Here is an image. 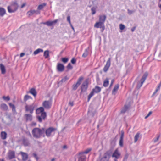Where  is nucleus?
<instances>
[{
    "label": "nucleus",
    "instance_id": "59",
    "mask_svg": "<svg viewBox=\"0 0 161 161\" xmlns=\"http://www.w3.org/2000/svg\"><path fill=\"white\" fill-rule=\"evenodd\" d=\"M36 122H33L31 124V126H34L36 125Z\"/></svg>",
    "mask_w": 161,
    "mask_h": 161
},
{
    "label": "nucleus",
    "instance_id": "44",
    "mask_svg": "<svg viewBox=\"0 0 161 161\" xmlns=\"http://www.w3.org/2000/svg\"><path fill=\"white\" fill-rule=\"evenodd\" d=\"M129 154L128 153H126L124 158L123 161H127V159L128 158Z\"/></svg>",
    "mask_w": 161,
    "mask_h": 161
},
{
    "label": "nucleus",
    "instance_id": "18",
    "mask_svg": "<svg viewBox=\"0 0 161 161\" xmlns=\"http://www.w3.org/2000/svg\"><path fill=\"white\" fill-rule=\"evenodd\" d=\"M20 153L22 157V160L23 161H26L28 158V154L26 153L22 152H20Z\"/></svg>",
    "mask_w": 161,
    "mask_h": 161
},
{
    "label": "nucleus",
    "instance_id": "2",
    "mask_svg": "<svg viewBox=\"0 0 161 161\" xmlns=\"http://www.w3.org/2000/svg\"><path fill=\"white\" fill-rule=\"evenodd\" d=\"M18 7L19 5L16 2H13L10 6L8 7V11L9 13H14L17 10Z\"/></svg>",
    "mask_w": 161,
    "mask_h": 161
},
{
    "label": "nucleus",
    "instance_id": "20",
    "mask_svg": "<svg viewBox=\"0 0 161 161\" xmlns=\"http://www.w3.org/2000/svg\"><path fill=\"white\" fill-rule=\"evenodd\" d=\"M42 113H45L44 111V109L43 107H40L37 109L36 110V113L37 115L40 114Z\"/></svg>",
    "mask_w": 161,
    "mask_h": 161
},
{
    "label": "nucleus",
    "instance_id": "11",
    "mask_svg": "<svg viewBox=\"0 0 161 161\" xmlns=\"http://www.w3.org/2000/svg\"><path fill=\"white\" fill-rule=\"evenodd\" d=\"M7 154L8 157L9 159H13L15 158V152L14 151L9 150Z\"/></svg>",
    "mask_w": 161,
    "mask_h": 161
},
{
    "label": "nucleus",
    "instance_id": "48",
    "mask_svg": "<svg viewBox=\"0 0 161 161\" xmlns=\"http://www.w3.org/2000/svg\"><path fill=\"white\" fill-rule=\"evenodd\" d=\"M91 10L92 11V14L94 15L96 13V8L94 7H92L91 9Z\"/></svg>",
    "mask_w": 161,
    "mask_h": 161
},
{
    "label": "nucleus",
    "instance_id": "7",
    "mask_svg": "<svg viewBox=\"0 0 161 161\" xmlns=\"http://www.w3.org/2000/svg\"><path fill=\"white\" fill-rule=\"evenodd\" d=\"M88 81L87 80H86L83 82L81 86V92H86L88 87Z\"/></svg>",
    "mask_w": 161,
    "mask_h": 161
},
{
    "label": "nucleus",
    "instance_id": "22",
    "mask_svg": "<svg viewBox=\"0 0 161 161\" xmlns=\"http://www.w3.org/2000/svg\"><path fill=\"white\" fill-rule=\"evenodd\" d=\"M58 21V19H56L53 21H47V25L48 26H51L53 25L56 23Z\"/></svg>",
    "mask_w": 161,
    "mask_h": 161
},
{
    "label": "nucleus",
    "instance_id": "13",
    "mask_svg": "<svg viewBox=\"0 0 161 161\" xmlns=\"http://www.w3.org/2000/svg\"><path fill=\"white\" fill-rule=\"evenodd\" d=\"M40 13V11L38 10H30L28 11L27 13V14L29 16H31L33 14H38Z\"/></svg>",
    "mask_w": 161,
    "mask_h": 161
},
{
    "label": "nucleus",
    "instance_id": "52",
    "mask_svg": "<svg viewBox=\"0 0 161 161\" xmlns=\"http://www.w3.org/2000/svg\"><path fill=\"white\" fill-rule=\"evenodd\" d=\"M67 20L69 22V23L70 25H71V22L70 21V16H68L67 17Z\"/></svg>",
    "mask_w": 161,
    "mask_h": 161
},
{
    "label": "nucleus",
    "instance_id": "26",
    "mask_svg": "<svg viewBox=\"0 0 161 161\" xmlns=\"http://www.w3.org/2000/svg\"><path fill=\"white\" fill-rule=\"evenodd\" d=\"M92 90L95 93H98L101 91V88L99 86H96L95 88L93 89Z\"/></svg>",
    "mask_w": 161,
    "mask_h": 161
},
{
    "label": "nucleus",
    "instance_id": "4",
    "mask_svg": "<svg viewBox=\"0 0 161 161\" xmlns=\"http://www.w3.org/2000/svg\"><path fill=\"white\" fill-rule=\"evenodd\" d=\"M148 74L147 72H146L142 76L140 81L138 82L137 83V88L139 89L142 86L143 83L144 82L145 80H146L148 76Z\"/></svg>",
    "mask_w": 161,
    "mask_h": 161
},
{
    "label": "nucleus",
    "instance_id": "53",
    "mask_svg": "<svg viewBox=\"0 0 161 161\" xmlns=\"http://www.w3.org/2000/svg\"><path fill=\"white\" fill-rule=\"evenodd\" d=\"M160 137V136H158L155 139H153V142H156L159 139Z\"/></svg>",
    "mask_w": 161,
    "mask_h": 161
},
{
    "label": "nucleus",
    "instance_id": "17",
    "mask_svg": "<svg viewBox=\"0 0 161 161\" xmlns=\"http://www.w3.org/2000/svg\"><path fill=\"white\" fill-rule=\"evenodd\" d=\"M120 155V154L119 153L118 149H116L113 153L112 155V157H115L116 158V159H118L119 158Z\"/></svg>",
    "mask_w": 161,
    "mask_h": 161
},
{
    "label": "nucleus",
    "instance_id": "3",
    "mask_svg": "<svg viewBox=\"0 0 161 161\" xmlns=\"http://www.w3.org/2000/svg\"><path fill=\"white\" fill-rule=\"evenodd\" d=\"M36 107V104L34 103L31 105L26 104L25 107V111L26 112H29L32 114L33 113L34 109Z\"/></svg>",
    "mask_w": 161,
    "mask_h": 161
},
{
    "label": "nucleus",
    "instance_id": "63",
    "mask_svg": "<svg viewBox=\"0 0 161 161\" xmlns=\"http://www.w3.org/2000/svg\"><path fill=\"white\" fill-rule=\"evenodd\" d=\"M94 93H95L92 90V92H90V94H91V95L92 96H93L94 95Z\"/></svg>",
    "mask_w": 161,
    "mask_h": 161
},
{
    "label": "nucleus",
    "instance_id": "29",
    "mask_svg": "<svg viewBox=\"0 0 161 161\" xmlns=\"http://www.w3.org/2000/svg\"><path fill=\"white\" fill-rule=\"evenodd\" d=\"M0 69L1 70V73L2 74H4L6 72V69L4 65L1 64L0 65Z\"/></svg>",
    "mask_w": 161,
    "mask_h": 161
},
{
    "label": "nucleus",
    "instance_id": "46",
    "mask_svg": "<svg viewBox=\"0 0 161 161\" xmlns=\"http://www.w3.org/2000/svg\"><path fill=\"white\" fill-rule=\"evenodd\" d=\"M123 139L120 138L119 141V145L121 147H122L123 146Z\"/></svg>",
    "mask_w": 161,
    "mask_h": 161
},
{
    "label": "nucleus",
    "instance_id": "61",
    "mask_svg": "<svg viewBox=\"0 0 161 161\" xmlns=\"http://www.w3.org/2000/svg\"><path fill=\"white\" fill-rule=\"evenodd\" d=\"M136 29V27H133L131 29V31L132 32H134Z\"/></svg>",
    "mask_w": 161,
    "mask_h": 161
},
{
    "label": "nucleus",
    "instance_id": "56",
    "mask_svg": "<svg viewBox=\"0 0 161 161\" xmlns=\"http://www.w3.org/2000/svg\"><path fill=\"white\" fill-rule=\"evenodd\" d=\"M152 114V111H150L148 114H147V115L145 117V119H147L151 114Z\"/></svg>",
    "mask_w": 161,
    "mask_h": 161
},
{
    "label": "nucleus",
    "instance_id": "42",
    "mask_svg": "<svg viewBox=\"0 0 161 161\" xmlns=\"http://www.w3.org/2000/svg\"><path fill=\"white\" fill-rule=\"evenodd\" d=\"M91 150V148H88L85 151L80 152V153H83V154H87Z\"/></svg>",
    "mask_w": 161,
    "mask_h": 161
},
{
    "label": "nucleus",
    "instance_id": "49",
    "mask_svg": "<svg viewBox=\"0 0 161 161\" xmlns=\"http://www.w3.org/2000/svg\"><path fill=\"white\" fill-rule=\"evenodd\" d=\"M119 26L121 30H123L125 28V26L122 24H120Z\"/></svg>",
    "mask_w": 161,
    "mask_h": 161
},
{
    "label": "nucleus",
    "instance_id": "15",
    "mask_svg": "<svg viewBox=\"0 0 161 161\" xmlns=\"http://www.w3.org/2000/svg\"><path fill=\"white\" fill-rule=\"evenodd\" d=\"M64 69V65L61 63H58L57 66V69L59 72L63 71Z\"/></svg>",
    "mask_w": 161,
    "mask_h": 161
},
{
    "label": "nucleus",
    "instance_id": "47",
    "mask_svg": "<svg viewBox=\"0 0 161 161\" xmlns=\"http://www.w3.org/2000/svg\"><path fill=\"white\" fill-rule=\"evenodd\" d=\"M69 78L67 76H65L64 78L62 79L61 80V82H64L68 80Z\"/></svg>",
    "mask_w": 161,
    "mask_h": 161
},
{
    "label": "nucleus",
    "instance_id": "39",
    "mask_svg": "<svg viewBox=\"0 0 161 161\" xmlns=\"http://www.w3.org/2000/svg\"><path fill=\"white\" fill-rule=\"evenodd\" d=\"M136 11V10H130L129 9H127V13L128 14L130 15L133 13H135Z\"/></svg>",
    "mask_w": 161,
    "mask_h": 161
},
{
    "label": "nucleus",
    "instance_id": "35",
    "mask_svg": "<svg viewBox=\"0 0 161 161\" xmlns=\"http://www.w3.org/2000/svg\"><path fill=\"white\" fill-rule=\"evenodd\" d=\"M109 84L108 79L106 78L104 81L103 84V86L104 87H107Z\"/></svg>",
    "mask_w": 161,
    "mask_h": 161
},
{
    "label": "nucleus",
    "instance_id": "32",
    "mask_svg": "<svg viewBox=\"0 0 161 161\" xmlns=\"http://www.w3.org/2000/svg\"><path fill=\"white\" fill-rule=\"evenodd\" d=\"M43 52V50L41 48H38L33 53L34 55H36L40 52Z\"/></svg>",
    "mask_w": 161,
    "mask_h": 161
},
{
    "label": "nucleus",
    "instance_id": "1",
    "mask_svg": "<svg viewBox=\"0 0 161 161\" xmlns=\"http://www.w3.org/2000/svg\"><path fill=\"white\" fill-rule=\"evenodd\" d=\"M44 128H42V129L38 128H34L32 131L33 137L36 138H40L44 132Z\"/></svg>",
    "mask_w": 161,
    "mask_h": 161
},
{
    "label": "nucleus",
    "instance_id": "38",
    "mask_svg": "<svg viewBox=\"0 0 161 161\" xmlns=\"http://www.w3.org/2000/svg\"><path fill=\"white\" fill-rule=\"evenodd\" d=\"M83 79V77L82 76L80 77L78 79V80L76 83H78V84L80 85Z\"/></svg>",
    "mask_w": 161,
    "mask_h": 161
},
{
    "label": "nucleus",
    "instance_id": "25",
    "mask_svg": "<svg viewBox=\"0 0 161 161\" xmlns=\"http://www.w3.org/2000/svg\"><path fill=\"white\" fill-rule=\"evenodd\" d=\"M7 134L5 131H2L1 133V137L3 140L5 139L7 137Z\"/></svg>",
    "mask_w": 161,
    "mask_h": 161
},
{
    "label": "nucleus",
    "instance_id": "40",
    "mask_svg": "<svg viewBox=\"0 0 161 161\" xmlns=\"http://www.w3.org/2000/svg\"><path fill=\"white\" fill-rule=\"evenodd\" d=\"M80 86L78 83H76L75 84H74L73 85V90H75L77 89L78 87Z\"/></svg>",
    "mask_w": 161,
    "mask_h": 161
},
{
    "label": "nucleus",
    "instance_id": "45",
    "mask_svg": "<svg viewBox=\"0 0 161 161\" xmlns=\"http://www.w3.org/2000/svg\"><path fill=\"white\" fill-rule=\"evenodd\" d=\"M2 98L5 101H8L10 100V98L9 96L5 97L3 96V97Z\"/></svg>",
    "mask_w": 161,
    "mask_h": 161
},
{
    "label": "nucleus",
    "instance_id": "54",
    "mask_svg": "<svg viewBox=\"0 0 161 161\" xmlns=\"http://www.w3.org/2000/svg\"><path fill=\"white\" fill-rule=\"evenodd\" d=\"M158 90L156 89L155 90V91L153 93L152 95L151 96V97H153L154 96H155V95L156 94V93H157V92H158Z\"/></svg>",
    "mask_w": 161,
    "mask_h": 161
},
{
    "label": "nucleus",
    "instance_id": "33",
    "mask_svg": "<svg viewBox=\"0 0 161 161\" xmlns=\"http://www.w3.org/2000/svg\"><path fill=\"white\" fill-rule=\"evenodd\" d=\"M49 51L48 50L45 51L44 53L43 56L45 58H47L49 57Z\"/></svg>",
    "mask_w": 161,
    "mask_h": 161
},
{
    "label": "nucleus",
    "instance_id": "57",
    "mask_svg": "<svg viewBox=\"0 0 161 161\" xmlns=\"http://www.w3.org/2000/svg\"><path fill=\"white\" fill-rule=\"evenodd\" d=\"M33 156L37 160H38V158L36 154V153H33Z\"/></svg>",
    "mask_w": 161,
    "mask_h": 161
},
{
    "label": "nucleus",
    "instance_id": "31",
    "mask_svg": "<svg viewBox=\"0 0 161 161\" xmlns=\"http://www.w3.org/2000/svg\"><path fill=\"white\" fill-rule=\"evenodd\" d=\"M47 4L46 3H43L39 5L37 7V9L38 10H40L42 9L44 7L46 6Z\"/></svg>",
    "mask_w": 161,
    "mask_h": 161
},
{
    "label": "nucleus",
    "instance_id": "36",
    "mask_svg": "<svg viewBox=\"0 0 161 161\" xmlns=\"http://www.w3.org/2000/svg\"><path fill=\"white\" fill-rule=\"evenodd\" d=\"M128 107L127 105H125L123 109L122 110L121 113H124L128 110Z\"/></svg>",
    "mask_w": 161,
    "mask_h": 161
},
{
    "label": "nucleus",
    "instance_id": "8",
    "mask_svg": "<svg viewBox=\"0 0 161 161\" xmlns=\"http://www.w3.org/2000/svg\"><path fill=\"white\" fill-rule=\"evenodd\" d=\"M47 116L46 113H42L40 114H38L36 116L38 121L41 123L42 122V120H44Z\"/></svg>",
    "mask_w": 161,
    "mask_h": 161
},
{
    "label": "nucleus",
    "instance_id": "5",
    "mask_svg": "<svg viewBox=\"0 0 161 161\" xmlns=\"http://www.w3.org/2000/svg\"><path fill=\"white\" fill-rule=\"evenodd\" d=\"M110 150L108 151L103 155V157L101 159L100 161H108L111 153Z\"/></svg>",
    "mask_w": 161,
    "mask_h": 161
},
{
    "label": "nucleus",
    "instance_id": "30",
    "mask_svg": "<svg viewBox=\"0 0 161 161\" xmlns=\"http://www.w3.org/2000/svg\"><path fill=\"white\" fill-rule=\"evenodd\" d=\"M6 13L5 10L2 8H0V16H3Z\"/></svg>",
    "mask_w": 161,
    "mask_h": 161
},
{
    "label": "nucleus",
    "instance_id": "14",
    "mask_svg": "<svg viewBox=\"0 0 161 161\" xmlns=\"http://www.w3.org/2000/svg\"><path fill=\"white\" fill-rule=\"evenodd\" d=\"M106 16L105 14L100 15L99 16V21L104 24V22L106 19Z\"/></svg>",
    "mask_w": 161,
    "mask_h": 161
},
{
    "label": "nucleus",
    "instance_id": "6",
    "mask_svg": "<svg viewBox=\"0 0 161 161\" xmlns=\"http://www.w3.org/2000/svg\"><path fill=\"white\" fill-rule=\"evenodd\" d=\"M57 130V128L53 127H49L46 129L45 131L46 136L47 137H50L51 134Z\"/></svg>",
    "mask_w": 161,
    "mask_h": 161
},
{
    "label": "nucleus",
    "instance_id": "43",
    "mask_svg": "<svg viewBox=\"0 0 161 161\" xmlns=\"http://www.w3.org/2000/svg\"><path fill=\"white\" fill-rule=\"evenodd\" d=\"M68 60L69 59L67 58H62V61L64 63H67Z\"/></svg>",
    "mask_w": 161,
    "mask_h": 161
},
{
    "label": "nucleus",
    "instance_id": "50",
    "mask_svg": "<svg viewBox=\"0 0 161 161\" xmlns=\"http://www.w3.org/2000/svg\"><path fill=\"white\" fill-rule=\"evenodd\" d=\"M76 59L75 58H73L71 60V62L73 64H75L76 62Z\"/></svg>",
    "mask_w": 161,
    "mask_h": 161
},
{
    "label": "nucleus",
    "instance_id": "28",
    "mask_svg": "<svg viewBox=\"0 0 161 161\" xmlns=\"http://www.w3.org/2000/svg\"><path fill=\"white\" fill-rule=\"evenodd\" d=\"M119 88V85L117 84L115 86L112 90V94H115L116 92L118 90Z\"/></svg>",
    "mask_w": 161,
    "mask_h": 161
},
{
    "label": "nucleus",
    "instance_id": "58",
    "mask_svg": "<svg viewBox=\"0 0 161 161\" xmlns=\"http://www.w3.org/2000/svg\"><path fill=\"white\" fill-rule=\"evenodd\" d=\"M69 104L70 106L72 107L74 105V103L73 102H69Z\"/></svg>",
    "mask_w": 161,
    "mask_h": 161
},
{
    "label": "nucleus",
    "instance_id": "41",
    "mask_svg": "<svg viewBox=\"0 0 161 161\" xmlns=\"http://www.w3.org/2000/svg\"><path fill=\"white\" fill-rule=\"evenodd\" d=\"M32 99V97L28 95H25L24 97V101L25 102H26L27 100L29 99Z\"/></svg>",
    "mask_w": 161,
    "mask_h": 161
},
{
    "label": "nucleus",
    "instance_id": "64",
    "mask_svg": "<svg viewBox=\"0 0 161 161\" xmlns=\"http://www.w3.org/2000/svg\"><path fill=\"white\" fill-rule=\"evenodd\" d=\"M26 5V3H23V4H22L21 6V8H24L25 5Z\"/></svg>",
    "mask_w": 161,
    "mask_h": 161
},
{
    "label": "nucleus",
    "instance_id": "16",
    "mask_svg": "<svg viewBox=\"0 0 161 161\" xmlns=\"http://www.w3.org/2000/svg\"><path fill=\"white\" fill-rule=\"evenodd\" d=\"M24 117L27 122L31 121L32 119V116L31 114H25L24 115Z\"/></svg>",
    "mask_w": 161,
    "mask_h": 161
},
{
    "label": "nucleus",
    "instance_id": "24",
    "mask_svg": "<svg viewBox=\"0 0 161 161\" xmlns=\"http://www.w3.org/2000/svg\"><path fill=\"white\" fill-rule=\"evenodd\" d=\"M29 93L32 94L35 97L36 96V89L34 88H31L30 91Z\"/></svg>",
    "mask_w": 161,
    "mask_h": 161
},
{
    "label": "nucleus",
    "instance_id": "37",
    "mask_svg": "<svg viewBox=\"0 0 161 161\" xmlns=\"http://www.w3.org/2000/svg\"><path fill=\"white\" fill-rule=\"evenodd\" d=\"M140 133H137L134 137V142H136L138 140L139 137Z\"/></svg>",
    "mask_w": 161,
    "mask_h": 161
},
{
    "label": "nucleus",
    "instance_id": "27",
    "mask_svg": "<svg viewBox=\"0 0 161 161\" xmlns=\"http://www.w3.org/2000/svg\"><path fill=\"white\" fill-rule=\"evenodd\" d=\"M89 50V47H88L85 50L84 52L82 55V57L86 58L88 54Z\"/></svg>",
    "mask_w": 161,
    "mask_h": 161
},
{
    "label": "nucleus",
    "instance_id": "55",
    "mask_svg": "<svg viewBox=\"0 0 161 161\" xmlns=\"http://www.w3.org/2000/svg\"><path fill=\"white\" fill-rule=\"evenodd\" d=\"M124 136V132L122 131L121 133V135L120 138L123 139Z\"/></svg>",
    "mask_w": 161,
    "mask_h": 161
},
{
    "label": "nucleus",
    "instance_id": "60",
    "mask_svg": "<svg viewBox=\"0 0 161 161\" xmlns=\"http://www.w3.org/2000/svg\"><path fill=\"white\" fill-rule=\"evenodd\" d=\"M101 28L102 29V30L101 31V32H103L105 29V25L104 24L103 25Z\"/></svg>",
    "mask_w": 161,
    "mask_h": 161
},
{
    "label": "nucleus",
    "instance_id": "62",
    "mask_svg": "<svg viewBox=\"0 0 161 161\" xmlns=\"http://www.w3.org/2000/svg\"><path fill=\"white\" fill-rule=\"evenodd\" d=\"M25 55V53H20V57H23V56H24Z\"/></svg>",
    "mask_w": 161,
    "mask_h": 161
},
{
    "label": "nucleus",
    "instance_id": "19",
    "mask_svg": "<svg viewBox=\"0 0 161 161\" xmlns=\"http://www.w3.org/2000/svg\"><path fill=\"white\" fill-rule=\"evenodd\" d=\"M79 157L78 158V161H85L86 159V156L83 153H79Z\"/></svg>",
    "mask_w": 161,
    "mask_h": 161
},
{
    "label": "nucleus",
    "instance_id": "23",
    "mask_svg": "<svg viewBox=\"0 0 161 161\" xmlns=\"http://www.w3.org/2000/svg\"><path fill=\"white\" fill-rule=\"evenodd\" d=\"M0 107L2 109L7 111L8 109V107L7 105L5 103H2L0 105Z\"/></svg>",
    "mask_w": 161,
    "mask_h": 161
},
{
    "label": "nucleus",
    "instance_id": "12",
    "mask_svg": "<svg viewBox=\"0 0 161 161\" xmlns=\"http://www.w3.org/2000/svg\"><path fill=\"white\" fill-rule=\"evenodd\" d=\"M21 141L24 146L27 147L29 146L30 143L28 139L23 137L22 138Z\"/></svg>",
    "mask_w": 161,
    "mask_h": 161
},
{
    "label": "nucleus",
    "instance_id": "21",
    "mask_svg": "<svg viewBox=\"0 0 161 161\" xmlns=\"http://www.w3.org/2000/svg\"><path fill=\"white\" fill-rule=\"evenodd\" d=\"M104 24L102 23L100 21H98L94 25V27L96 28H101L102 26Z\"/></svg>",
    "mask_w": 161,
    "mask_h": 161
},
{
    "label": "nucleus",
    "instance_id": "51",
    "mask_svg": "<svg viewBox=\"0 0 161 161\" xmlns=\"http://www.w3.org/2000/svg\"><path fill=\"white\" fill-rule=\"evenodd\" d=\"M67 67L68 69H72L73 68L72 66L70 63L68 64Z\"/></svg>",
    "mask_w": 161,
    "mask_h": 161
},
{
    "label": "nucleus",
    "instance_id": "34",
    "mask_svg": "<svg viewBox=\"0 0 161 161\" xmlns=\"http://www.w3.org/2000/svg\"><path fill=\"white\" fill-rule=\"evenodd\" d=\"M8 104L10 107L12 108L13 112L14 113L16 112L15 107L14 105L11 103H9Z\"/></svg>",
    "mask_w": 161,
    "mask_h": 161
},
{
    "label": "nucleus",
    "instance_id": "10",
    "mask_svg": "<svg viewBox=\"0 0 161 161\" xmlns=\"http://www.w3.org/2000/svg\"><path fill=\"white\" fill-rule=\"evenodd\" d=\"M111 65V58H109L107 60L106 64L105 65L103 69L104 72H106L108 70Z\"/></svg>",
    "mask_w": 161,
    "mask_h": 161
},
{
    "label": "nucleus",
    "instance_id": "9",
    "mask_svg": "<svg viewBox=\"0 0 161 161\" xmlns=\"http://www.w3.org/2000/svg\"><path fill=\"white\" fill-rule=\"evenodd\" d=\"M52 105V101H45L42 103V105L44 107L47 109H49L51 107Z\"/></svg>",
    "mask_w": 161,
    "mask_h": 161
}]
</instances>
